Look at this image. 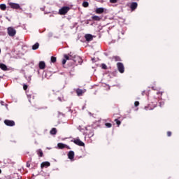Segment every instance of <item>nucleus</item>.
Listing matches in <instances>:
<instances>
[{
  "mask_svg": "<svg viewBox=\"0 0 179 179\" xmlns=\"http://www.w3.org/2000/svg\"><path fill=\"white\" fill-rule=\"evenodd\" d=\"M64 59L62 60V64L65 65L66 64V61H73L75 62H78L80 64V61H82V59L79 56H76L72 54V52H70L69 55H64Z\"/></svg>",
  "mask_w": 179,
  "mask_h": 179,
  "instance_id": "1",
  "label": "nucleus"
},
{
  "mask_svg": "<svg viewBox=\"0 0 179 179\" xmlns=\"http://www.w3.org/2000/svg\"><path fill=\"white\" fill-rule=\"evenodd\" d=\"M7 34L10 37H15L16 36V29L13 27H8L7 28Z\"/></svg>",
  "mask_w": 179,
  "mask_h": 179,
  "instance_id": "2",
  "label": "nucleus"
},
{
  "mask_svg": "<svg viewBox=\"0 0 179 179\" xmlns=\"http://www.w3.org/2000/svg\"><path fill=\"white\" fill-rule=\"evenodd\" d=\"M71 10V8L69 6H63L59 10V15H66L67 12H69Z\"/></svg>",
  "mask_w": 179,
  "mask_h": 179,
  "instance_id": "3",
  "label": "nucleus"
},
{
  "mask_svg": "<svg viewBox=\"0 0 179 179\" xmlns=\"http://www.w3.org/2000/svg\"><path fill=\"white\" fill-rule=\"evenodd\" d=\"M117 70L120 73H124V72H125V68L124 67V64L121 62H118L117 64Z\"/></svg>",
  "mask_w": 179,
  "mask_h": 179,
  "instance_id": "4",
  "label": "nucleus"
},
{
  "mask_svg": "<svg viewBox=\"0 0 179 179\" xmlns=\"http://www.w3.org/2000/svg\"><path fill=\"white\" fill-rule=\"evenodd\" d=\"M76 92L77 93V96L78 97H80V96H83L84 93H86V90H82V89H76Z\"/></svg>",
  "mask_w": 179,
  "mask_h": 179,
  "instance_id": "5",
  "label": "nucleus"
},
{
  "mask_svg": "<svg viewBox=\"0 0 179 179\" xmlns=\"http://www.w3.org/2000/svg\"><path fill=\"white\" fill-rule=\"evenodd\" d=\"M4 124L7 125V127H15V121L6 120H4Z\"/></svg>",
  "mask_w": 179,
  "mask_h": 179,
  "instance_id": "6",
  "label": "nucleus"
},
{
  "mask_svg": "<svg viewBox=\"0 0 179 179\" xmlns=\"http://www.w3.org/2000/svg\"><path fill=\"white\" fill-rule=\"evenodd\" d=\"M85 38L86 41H88V42L93 41V35L90 34H87L85 35Z\"/></svg>",
  "mask_w": 179,
  "mask_h": 179,
  "instance_id": "7",
  "label": "nucleus"
},
{
  "mask_svg": "<svg viewBox=\"0 0 179 179\" xmlns=\"http://www.w3.org/2000/svg\"><path fill=\"white\" fill-rule=\"evenodd\" d=\"M73 143L78 146H85V143L80 141V139H76L73 141Z\"/></svg>",
  "mask_w": 179,
  "mask_h": 179,
  "instance_id": "8",
  "label": "nucleus"
},
{
  "mask_svg": "<svg viewBox=\"0 0 179 179\" xmlns=\"http://www.w3.org/2000/svg\"><path fill=\"white\" fill-rule=\"evenodd\" d=\"M9 5H10V8H12L13 9H20V6L17 3H10Z\"/></svg>",
  "mask_w": 179,
  "mask_h": 179,
  "instance_id": "9",
  "label": "nucleus"
},
{
  "mask_svg": "<svg viewBox=\"0 0 179 179\" xmlns=\"http://www.w3.org/2000/svg\"><path fill=\"white\" fill-rule=\"evenodd\" d=\"M136 8H138V3L132 2L130 5V9H131L132 12H134Z\"/></svg>",
  "mask_w": 179,
  "mask_h": 179,
  "instance_id": "10",
  "label": "nucleus"
},
{
  "mask_svg": "<svg viewBox=\"0 0 179 179\" xmlns=\"http://www.w3.org/2000/svg\"><path fill=\"white\" fill-rule=\"evenodd\" d=\"M68 157L70 160H73L75 157V152L73 151H69L68 153Z\"/></svg>",
  "mask_w": 179,
  "mask_h": 179,
  "instance_id": "11",
  "label": "nucleus"
},
{
  "mask_svg": "<svg viewBox=\"0 0 179 179\" xmlns=\"http://www.w3.org/2000/svg\"><path fill=\"white\" fill-rule=\"evenodd\" d=\"M0 69H1V71H8L6 64L3 63H0Z\"/></svg>",
  "mask_w": 179,
  "mask_h": 179,
  "instance_id": "12",
  "label": "nucleus"
},
{
  "mask_svg": "<svg viewBox=\"0 0 179 179\" xmlns=\"http://www.w3.org/2000/svg\"><path fill=\"white\" fill-rule=\"evenodd\" d=\"M50 166H51V164H50V162H43V163L41 164V169H43V168H44V167H50Z\"/></svg>",
  "mask_w": 179,
  "mask_h": 179,
  "instance_id": "13",
  "label": "nucleus"
},
{
  "mask_svg": "<svg viewBox=\"0 0 179 179\" xmlns=\"http://www.w3.org/2000/svg\"><path fill=\"white\" fill-rule=\"evenodd\" d=\"M95 12L98 15H100V14L104 13V8H98L96 9Z\"/></svg>",
  "mask_w": 179,
  "mask_h": 179,
  "instance_id": "14",
  "label": "nucleus"
},
{
  "mask_svg": "<svg viewBox=\"0 0 179 179\" xmlns=\"http://www.w3.org/2000/svg\"><path fill=\"white\" fill-rule=\"evenodd\" d=\"M39 69H45V62L43 61L39 62Z\"/></svg>",
  "mask_w": 179,
  "mask_h": 179,
  "instance_id": "15",
  "label": "nucleus"
},
{
  "mask_svg": "<svg viewBox=\"0 0 179 179\" xmlns=\"http://www.w3.org/2000/svg\"><path fill=\"white\" fill-rule=\"evenodd\" d=\"M39 47H40V43L36 42L34 45H32V50H38Z\"/></svg>",
  "mask_w": 179,
  "mask_h": 179,
  "instance_id": "16",
  "label": "nucleus"
},
{
  "mask_svg": "<svg viewBox=\"0 0 179 179\" xmlns=\"http://www.w3.org/2000/svg\"><path fill=\"white\" fill-rule=\"evenodd\" d=\"M36 153L39 156V157H43V156H44V154L43 153V150H41V149H38L36 151Z\"/></svg>",
  "mask_w": 179,
  "mask_h": 179,
  "instance_id": "17",
  "label": "nucleus"
},
{
  "mask_svg": "<svg viewBox=\"0 0 179 179\" xmlns=\"http://www.w3.org/2000/svg\"><path fill=\"white\" fill-rule=\"evenodd\" d=\"M50 134L51 135H56L57 134V129L56 128H52L50 130Z\"/></svg>",
  "mask_w": 179,
  "mask_h": 179,
  "instance_id": "18",
  "label": "nucleus"
},
{
  "mask_svg": "<svg viewBox=\"0 0 179 179\" xmlns=\"http://www.w3.org/2000/svg\"><path fill=\"white\" fill-rule=\"evenodd\" d=\"M57 146H58L59 149H64L65 148V144H64L62 143H59L57 144Z\"/></svg>",
  "mask_w": 179,
  "mask_h": 179,
  "instance_id": "19",
  "label": "nucleus"
},
{
  "mask_svg": "<svg viewBox=\"0 0 179 179\" xmlns=\"http://www.w3.org/2000/svg\"><path fill=\"white\" fill-rule=\"evenodd\" d=\"M0 9L1 10H6V4H0Z\"/></svg>",
  "mask_w": 179,
  "mask_h": 179,
  "instance_id": "20",
  "label": "nucleus"
},
{
  "mask_svg": "<svg viewBox=\"0 0 179 179\" xmlns=\"http://www.w3.org/2000/svg\"><path fill=\"white\" fill-rule=\"evenodd\" d=\"M92 19H93V20L99 21V20H100V19H101V18H100V17H99V16H97V15H94V16H92Z\"/></svg>",
  "mask_w": 179,
  "mask_h": 179,
  "instance_id": "21",
  "label": "nucleus"
},
{
  "mask_svg": "<svg viewBox=\"0 0 179 179\" xmlns=\"http://www.w3.org/2000/svg\"><path fill=\"white\" fill-rule=\"evenodd\" d=\"M83 6L84 8H87V7L89 6V3H88L87 1H84V2L83 3Z\"/></svg>",
  "mask_w": 179,
  "mask_h": 179,
  "instance_id": "22",
  "label": "nucleus"
},
{
  "mask_svg": "<svg viewBox=\"0 0 179 179\" xmlns=\"http://www.w3.org/2000/svg\"><path fill=\"white\" fill-rule=\"evenodd\" d=\"M51 62H52L53 64L55 62H57V57H54V56H52L51 57Z\"/></svg>",
  "mask_w": 179,
  "mask_h": 179,
  "instance_id": "23",
  "label": "nucleus"
},
{
  "mask_svg": "<svg viewBox=\"0 0 179 179\" xmlns=\"http://www.w3.org/2000/svg\"><path fill=\"white\" fill-rule=\"evenodd\" d=\"M113 59H115L116 62L121 61V58L118 56H114Z\"/></svg>",
  "mask_w": 179,
  "mask_h": 179,
  "instance_id": "24",
  "label": "nucleus"
},
{
  "mask_svg": "<svg viewBox=\"0 0 179 179\" xmlns=\"http://www.w3.org/2000/svg\"><path fill=\"white\" fill-rule=\"evenodd\" d=\"M115 121L116 122V124L118 127L121 125V121L118 120V119H115Z\"/></svg>",
  "mask_w": 179,
  "mask_h": 179,
  "instance_id": "25",
  "label": "nucleus"
},
{
  "mask_svg": "<svg viewBox=\"0 0 179 179\" xmlns=\"http://www.w3.org/2000/svg\"><path fill=\"white\" fill-rule=\"evenodd\" d=\"M105 125L106 128H111V127H113V124H111V123H106Z\"/></svg>",
  "mask_w": 179,
  "mask_h": 179,
  "instance_id": "26",
  "label": "nucleus"
},
{
  "mask_svg": "<svg viewBox=\"0 0 179 179\" xmlns=\"http://www.w3.org/2000/svg\"><path fill=\"white\" fill-rule=\"evenodd\" d=\"M110 3H117L118 2V0H110Z\"/></svg>",
  "mask_w": 179,
  "mask_h": 179,
  "instance_id": "27",
  "label": "nucleus"
},
{
  "mask_svg": "<svg viewBox=\"0 0 179 179\" xmlns=\"http://www.w3.org/2000/svg\"><path fill=\"white\" fill-rule=\"evenodd\" d=\"M102 69H107V65L102 64Z\"/></svg>",
  "mask_w": 179,
  "mask_h": 179,
  "instance_id": "28",
  "label": "nucleus"
},
{
  "mask_svg": "<svg viewBox=\"0 0 179 179\" xmlns=\"http://www.w3.org/2000/svg\"><path fill=\"white\" fill-rule=\"evenodd\" d=\"M134 106H135V107H138V106H139V101H135Z\"/></svg>",
  "mask_w": 179,
  "mask_h": 179,
  "instance_id": "29",
  "label": "nucleus"
},
{
  "mask_svg": "<svg viewBox=\"0 0 179 179\" xmlns=\"http://www.w3.org/2000/svg\"><path fill=\"white\" fill-rule=\"evenodd\" d=\"M23 89H24V90H27V85L24 84Z\"/></svg>",
  "mask_w": 179,
  "mask_h": 179,
  "instance_id": "30",
  "label": "nucleus"
},
{
  "mask_svg": "<svg viewBox=\"0 0 179 179\" xmlns=\"http://www.w3.org/2000/svg\"><path fill=\"white\" fill-rule=\"evenodd\" d=\"M167 136H171V131H168L167 132Z\"/></svg>",
  "mask_w": 179,
  "mask_h": 179,
  "instance_id": "31",
  "label": "nucleus"
},
{
  "mask_svg": "<svg viewBox=\"0 0 179 179\" xmlns=\"http://www.w3.org/2000/svg\"><path fill=\"white\" fill-rule=\"evenodd\" d=\"M159 106H160V107H162V106H164V102H160Z\"/></svg>",
  "mask_w": 179,
  "mask_h": 179,
  "instance_id": "32",
  "label": "nucleus"
},
{
  "mask_svg": "<svg viewBox=\"0 0 179 179\" xmlns=\"http://www.w3.org/2000/svg\"><path fill=\"white\" fill-rule=\"evenodd\" d=\"M58 100H59V101H62V98L58 97Z\"/></svg>",
  "mask_w": 179,
  "mask_h": 179,
  "instance_id": "33",
  "label": "nucleus"
},
{
  "mask_svg": "<svg viewBox=\"0 0 179 179\" xmlns=\"http://www.w3.org/2000/svg\"><path fill=\"white\" fill-rule=\"evenodd\" d=\"M27 167H30V163L29 162L27 163Z\"/></svg>",
  "mask_w": 179,
  "mask_h": 179,
  "instance_id": "34",
  "label": "nucleus"
},
{
  "mask_svg": "<svg viewBox=\"0 0 179 179\" xmlns=\"http://www.w3.org/2000/svg\"><path fill=\"white\" fill-rule=\"evenodd\" d=\"M142 95H143V96L145 95V91H143V92H142Z\"/></svg>",
  "mask_w": 179,
  "mask_h": 179,
  "instance_id": "35",
  "label": "nucleus"
},
{
  "mask_svg": "<svg viewBox=\"0 0 179 179\" xmlns=\"http://www.w3.org/2000/svg\"><path fill=\"white\" fill-rule=\"evenodd\" d=\"M148 106L145 107V110H148Z\"/></svg>",
  "mask_w": 179,
  "mask_h": 179,
  "instance_id": "36",
  "label": "nucleus"
},
{
  "mask_svg": "<svg viewBox=\"0 0 179 179\" xmlns=\"http://www.w3.org/2000/svg\"><path fill=\"white\" fill-rule=\"evenodd\" d=\"M157 94H160V92H157Z\"/></svg>",
  "mask_w": 179,
  "mask_h": 179,
  "instance_id": "37",
  "label": "nucleus"
},
{
  "mask_svg": "<svg viewBox=\"0 0 179 179\" xmlns=\"http://www.w3.org/2000/svg\"><path fill=\"white\" fill-rule=\"evenodd\" d=\"M1 173H2V171L0 169V174H1Z\"/></svg>",
  "mask_w": 179,
  "mask_h": 179,
  "instance_id": "38",
  "label": "nucleus"
},
{
  "mask_svg": "<svg viewBox=\"0 0 179 179\" xmlns=\"http://www.w3.org/2000/svg\"><path fill=\"white\" fill-rule=\"evenodd\" d=\"M42 10H44L43 8H41Z\"/></svg>",
  "mask_w": 179,
  "mask_h": 179,
  "instance_id": "39",
  "label": "nucleus"
},
{
  "mask_svg": "<svg viewBox=\"0 0 179 179\" xmlns=\"http://www.w3.org/2000/svg\"><path fill=\"white\" fill-rule=\"evenodd\" d=\"M0 53H1V49H0Z\"/></svg>",
  "mask_w": 179,
  "mask_h": 179,
  "instance_id": "40",
  "label": "nucleus"
},
{
  "mask_svg": "<svg viewBox=\"0 0 179 179\" xmlns=\"http://www.w3.org/2000/svg\"><path fill=\"white\" fill-rule=\"evenodd\" d=\"M1 17H0V19H1Z\"/></svg>",
  "mask_w": 179,
  "mask_h": 179,
  "instance_id": "41",
  "label": "nucleus"
}]
</instances>
